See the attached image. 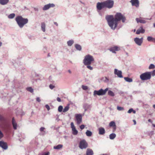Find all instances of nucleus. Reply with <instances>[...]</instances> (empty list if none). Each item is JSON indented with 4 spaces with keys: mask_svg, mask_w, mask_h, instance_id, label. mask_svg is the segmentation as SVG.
Returning <instances> with one entry per match:
<instances>
[{
    "mask_svg": "<svg viewBox=\"0 0 155 155\" xmlns=\"http://www.w3.org/2000/svg\"><path fill=\"white\" fill-rule=\"evenodd\" d=\"M133 121L134 122V125L136 124V121L135 120H133Z\"/></svg>",
    "mask_w": 155,
    "mask_h": 155,
    "instance_id": "58",
    "label": "nucleus"
},
{
    "mask_svg": "<svg viewBox=\"0 0 155 155\" xmlns=\"http://www.w3.org/2000/svg\"><path fill=\"white\" fill-rule=\"evenodd\" d=\"M116 137V134L114 133H112L109 135V138L111 140H113Z\"/></svg>",
    "mask_w": 155,
    "mask_h": 155,
    "instance_id": "27",
    "label": "nucleus"
},
{
    "mask_svg": "<svg viewBox=\"0 0 155 155\" xmlns=\"http://www.w3.org/2000/svg\"><path fill=\"white\" fill-rule=\"evenodd\" d=\"M87 65V67L88 69H89L90 70H92L93 69V68L90 65Z\"/></svg>",
    "mask_w": 155,
    "mask_h": 155,
    "instance_id": "38",
    "label": "nucleus"
},
{
    "mask_svg": "<svg viewBox=\"0 0 155 155\" xmlns=\"http://www.w3.org/2000/svg\"><path fill=\"white\" fill-rule=\"evenodd\" d=\"M151 73V76L152 75L153 76H155V70H153L152 72H150Z\"/></svg>",
    "mask_w": 155,
    "mask_h": 155,
    "instance_id": "39",
    "label": "nucleus"
},
{
    "mask_svg": "<svg viewBox=\"0 0 155 155\" xmlns=\"http://www.w3.org/2000/svg\"><path fill=\"white\" fill-rule=\"evenodd\" d=\"M108 90V88H107L104 90L101 88L98 91L95 90L94 92V95H97L98 96L104 95Z\"/></svg>",
    "mask_w": 155,
    "mask_h": 155,
    "instance_id": "5",
    "label": "nucleus"
},
{
    "mask_svg": "<svg viewBox=\"0 0 155 155\" xmlns=\"http://www.w3.org/2000/svg\"><path fill=\"white\" fill-rule=\"evenodd\" d=\"M3 136V135L1 132V131L0 130V139L2 138Z\"/></svg>",
    "mask_w": 155,
    "mask_h": 155,
    "instance_id": "46",
    "label": "nucleus"
},
{
    "mask_svg": "<svg viewBox=\"0 0 155 155\" xmlns=\"http://www.w3.org/2000/svg\"><path fill=\"white\" fill-rule=\"evenodd\" d=\"M99 134L100 135H103L105 132L104 128L103 127H100L98 128Z\"/></svg>",
    "mask_w": 155,
    "mask_h": 155,
    "instance_id": "17",
    "label": "nucleus"
},
{
    "mask_svg": "<svg viewBox=\"0 0 155 155\" xmlns=\"http://www.w3.org/2000/svg\"><path fill=\"white\" fill-rule=\"evenodd\" d=\"M153 107L155 109V104L153 105Z\"/></svg>",
    "mask_w": 155,
    "mask_h": 155,
    "instance_id": "64",
    "label": "nucleus"
},
{
    "mask_svg": "<svg viewBox=\"0 0 155 155\" xmlns=\"http://www.w3.org/2000/svg\"><path fill=\"white\" fill-rule=\"evenodd\" d=\"M145 31L144 30L143 28L142 27H140V28L138 29L137 31L136 34H139L140 33H144Z\"/></svg>",
    "mask_w": 155,
    "mask_h": 155,
    "instance_id": "21",
    "label": "nucleus"
},
{
    "mask_svg": "<svg viewBox=\"0 0 155 155\" xmlns=\"http://www.w3.org/2000/svg\"><path fill=\"white\" fill-rule=\"evenodd\" d=\"M15 15L14 13H12L10 14L8 16V18H13L15 16Z\"/></svg>",
    "mask_w": 155,
    "mask_h": 155,
    "instance_id": "32",
    "label": "nucleus"
},
{
    "mask_svg": "<svg viewBox=\"0 0 155 155\" xmlns=\"http://www.w3.org/2000/svg\"><path fill=\"white\" fill-rule=\"evenodd\" d=\"M0 147L5 150L7 149L8 147L7 143L2 141H0Z\"/></svg>",
    "mask_w": 155,
    "mask_h": 155,
    "instance_id": "15",
    "label": "nucleus"
},
{
    "mask_svg": "<svg viewBox=\"0 0 155 155\" xmlns=\"http://www.w3.org/2000/svg\"><path fill=\"white\" fill-rule=\"evenodd\" d=\"M94 152L93 150L90 148H87L86 152V155H93Z\"/></svg>",
    "mask_w": 155,
    "mask_h": 155,
    "instance_id": "18",
    "label": "nucleus"
},
{
    "mask_svg": "<svg viewBox=\"0 0 155 155\" xmlns=\"http://www.w3.org/2000/svg\"><path fill=\"white\" fill-rule=\"evenodd\" d=\"M79 147L81 149H86L88 147V143L84 139H83L80 142Z\"/></svg>",
    "mask_w": 155,
    "mask_h": 155,
    "instance_id": "6",
    "label": "nucleus"
},
{
    "mask_svg": "<svg viewBox=\"0 0 155 155\" xmlns=\"http://www.w3.org/2000/svg\"><path fill=\"white\" fill-rule=\"evenodd\" d=\"M132 111H133V109L132 108H130L129 110L127 111V113H131L132 112Z\"/></svg>",
    "mask_w": 155,
    "mask_h": 155,
    "instance_id": "43",
    "label": "nucleus"
},
{
    "mask_svg": "<svg viewBox=\"0 0 155 155\" xmlns=\"http://www.w3.org/2000/svg\"><path fill=\"white\" fill-rule=\"evenodd\" d=\"M83 108H84V112L83 113V114L82 115H84V113L85 112H86V111L87 110V108L85 106V105H84L83 106Z\"/></svg>",
    "mask_w": 155,
    "mask_h": 155,
    "instance_id": "41",
    "label": "nucleus"
},
{
    "mask_svg": "<svg viewBox=\"0 0 155 155\" xmlns=\"http://www.w3.org/2000/svg\"><path fill=\"white\" fill-rule=\"evenodd\" d=\"M67 43L68 46H71L74 43V41L72 40H71L68 41Z\"/></svg>",
    "mask_w": 155,
    "mask_h": 155,
    "instance_id": "30",
    "label": "nucleus"
},
{
    "mask_svg": "<svg viewBox=\"0 0 155 155\" xmlns=\"http://www.w3.org/2000/svg\"><path fill=\"white\" fill-rule=\"evenodd\" d=\"M120 50V47L117 46H115L111 47L109 49V51L114 53H116V51H119Z\"/></svg>",
    "mask_w": 155,
    "mask_h": 155,
    "instance_id": "9",
    "label": "nucleus"
},
{
    "mask_svg": "<svg viewBox=\"0 0 155 155\" xmlns=\"http://www.w3.org/2000/svg\"><path fill=\"white\" fill-rule=\"evenodd\" d=\"M148 121L149 122L152 123V121L150 119H148Z\"/></svg>",
    "mask_w": 155,
    "mask_h": 155,
    "instance_id": "57",
    "label": "nucleus"
},
{
    "mask_svg": "<svg viewBox=\"0 0 155 155\" xmlns=\"http://www.w3.org/2000/svg\"><path fill=\"white\" fill-rule=\"evenodd\" d=\"M143 39H134L135 43L138 45L140 46L143 42Z\"/></svg>",
    "mask_w": 155,
    "mask_h": 155,
    "instance_id": "20",
    "label": "nucleus"
},
{
    "mask_svg": "<svg viewBox=\"0 0 155 155\" xmlns=\"http://www.w3.org/2000/svg\"><path fill=\"white\" fill-rule=\"evenodd\" d=\"M139 93L140 91H134L132 93L133 94H137Z\"/></svg>",
    "mask_w": 155,
    "mask_h": 155,
    "instance_id": "45",
    "label": "nucleus"
},
{
    "mask_svg": "<svg viewBox=\"0 0 155 155\" xmlns=\"http://www.w3.org/2000/svg\"><path fill=\"white\" fill-rule=\"evenodd\" d=\"M5 120L4 117L0 115V121H4Z\"/></svg>",
    "mask_w": 155,
    "mask_h": 155,
    "instance_id": "44",
    "label": "nucleus"
},
{
    "mask_svg": "<svg viewBox=\"0 0 155 155\" xmlns=\"http://www.w3.org/2000/svg\"><path fill=\"white\" fill-rule=\"evenodd\" d=\"M45 129V128L43 127H41L40 129V131H43Z\"/></svg>",
    "mask_w": 155,
    "mask_h": 155,
    "instance_id": "54",
    "label": "nucleus"
},
{
    "mask_svg": "<svg viewBox=\"0 0 155 155\" xmlns=\"http://www.w3.org/2000/svg\"><path fill=\"white\" fill-rule=\"evenodd\" d=\"M109 126L113 127V132H114L117 129V126L115 122L114 121H111L109 124Z\"/></svg>",
    "mask_w": 155,
    "mask_h": 155,
    "instance_id": "13",
    "label": "nucleus"
},
{
    "mask_svg": "<svg viewBox=\"0 0 155 155\" xmlns=\"http://www.w3.org/2000/svg\"><path fill=\"white\" fill-rule=\"evenodd\" d=\"M54 149H58V145H57L56 146H54Z\"/></svg>",
    "mask_w": 155,
    "mask_h": 155,
    "instance_id": "56",
    "label": "nucleus"
},
{
    "mask_svg": "<svg viewBox=\"0 0 155 155\" xmlns=\"http://www.w3.org/2000/svg\"><path fill=\"white\" fill-rule=\"evenodd\" d=\"M76 120L77 121V124H80L82 122V116L81 114H76L75 115Z\"/></svg>",
    "mask_w": 155,
    "mask_h": 155,
    "instance_id": "8",
    "label": "nucleus"
},
{
    "mask_svg": "<svg viewBox=\"0 0 155 155\" xmlns=\"http://www.w3.org/2000/svg\"><path fill=\"white\" fill-rule=\"evenodd\" d=\"M105 79L104 80L105 82H107L109 81V80L107 77H105Z\"/></svg>",
    "mask_w": 155,
    "mask_h": 155,
    "instance_id": "52",
    "label": "nucleus"
},
{
    "mask_svg": "<svg viewBox=\"0 0 155 155\" xmlns=\"http://www.w3.org/2000/svg\"><path fill=\"white\" fill-rule=\"evenodd\" d=\"M152 126H153V127H155V124H152Z\"/></svg>",
    "mask_w": 155,
    "mask_h": 155,
    "instance_id": "63",
    "label": "nucleus"
},
{
    "mask_svg": "<svg viewBox=\"0 0 155 155\" xmlns=\"http://www.w3.org/2000/svg\"><path fill=\"white\" fill-rule=\"evenodd\" d=\"M49 152H48L43 153L41 155H49Z\"/></svg>",
    "mask_w": 155,
    "mask_h": 155,
    "instance_id": "47",
    "label": "nucleus"
},
{
    "mask_svg": "<svg viewBox=\"0 0 155 155\" xmlns=\"http://www.w3.org/2000/svg\"><path fill=\"white\" fill-rule=\"evenodd\" d=\"M12 123L13 126V128L15 130H16L17 129V124L14 117H13L12 118Z\"/></svg>",
    "mask_w": 155,
    "mask_h": 155,
    "instance_id": "19",
    "label": "nucleus"
},
{
    "mask_svg": "<svg viewBox=\"0 0 155 155\" xmlns=\"http://www.w3.org/2000/svg\"><path fill=\"white\" fill-rule=\"evenodd\" d=\"M130 2L131 3L132 6H135L136 7L139 6V2L138 0H131Z\"/></svg>",
    "mask_w": 155,
    "mask_h": 155,
    "instance_id": "16",
    "label": "nucleus"
},
{
    "mask_svg": "<svg viewBox=\"0 0 155 155\" xmlns=\"http://www.w3.org/2000/svg\"><path fill=\"white\" fill-rule=\"evenodd\" d=\"M75 47L76 49L77 50H78L79 51H80L81 50L82 48L81 46L78 44H76L75 45Z\"/></svg>",
    "mask_w": 155,
    "mask_h": 155,
    "instance_id": "26",
    "label": "nucleus"
},
{
    "mask_svg": "<svg viewBox=\"0 0 155 155\" xmlns=\"http://www.w3.org/2000/svg\"><path fill=\"white\" fill-rule=\"evenodd\" d=\"M108 94L112 97H114L115 95L114 93L111 90H109L108 92Z\"/></svg>",
    "mask_w": 155,
    "mask_h": 155,
    "instance_id": "31",
    "label": "nucleus"
},
{
    "mask_svg": "<svg viewBox=\"0 0 155 155\" xmlns=\"http://www.w3.org/2000/svg\"><path fill=\"white\" fill-rule=\"evenodd\" d=\"M68 72H69V73H70V74H71V70H68Z\"/></svg>",
    "mask_w": 155,
    "mask_h": 155,
    "instance_id": "61",
    "label": "nucleus"
},
{
    "mask_svg": "<svg viewBox=\"0 0 155 155\" xmlns=\"http://www.w3.org/2000/svg\"><path fill=\"white\" fill-rule=\"evenodd\" d=\"M82 88L84 90H86L88 89V87L87 86L83 85L82 86Z\"/></svg>",
    "mask_w": 155,
    "mask_h": 155,
    "instance_id": "37",
    "label": "nucleus"
},
{
    "mask_svg": "<svg viewBox=\"0 0 155 155\" xmlns=\"http://www.w3.org/2000/svg\"><path fill=\"white\" fill-rule=\"evenodd\" d=\"M27 90L28 91L32 93L33 92V90L31 87H28L27 88Z\"/></svg>",
    "mask_w": 155,
    "mask_h": 155,
    "instance_id": "35",
    "label": "nucleus"
},
{
    "mask_svg": "<svg viewBox=\"0 0 155 155\" xmlns=\"http://www.w3.org/2000/svg\"><path fill=\"white\" fill-rule=\"evenodd\" d=\"M147 39H153L151 36H148L147 37Z\"/></svg>",
    "mask_w": 155,
    "mask_h": 155,
    "instance_id": "59",
    "label": "nucleus"
},
{
    "mask_svg": "<svg viewBox=\"0 0 155 155\" xmlns=\"http://www.w3.org/2000/svg\"><path fill=\"white\" fill-rule=\"evenodd\" d=\"M49 87L50 88L52 89L54 87V86L52 84H50L49 85Z\"/></svg>",
    "mask_w": 155,
    "mask_h": 155,
    "instance_id": "51",
    "label": "nucleus"
},
{
    "mask_svg": "<svg viewBox=\"0 0 155 155\" xmlns=\"http://www.w3.org/2000/svg\"><path fill=\"white\" fill-rule=\"evenodd\" d=\"M132 112L134 113V114H135L136 113V111L135 110H134L133 109V111H132Z\"/></svg>",
    "mask_w": 155,
    "mask_h": 155,
    "instance_id": "60",
    "label": "nucleus"
},
{
    "mask_svg": "<svg viewBox=\"0 0 155 155\" xmlns=\"http://www.w3.org/2000/svg\"><path fill=\"white\" fill-rule=\"evenodd\" d=\"M118 93L120 95H122L124 94V92L121 91H120L118 92Z\"/></svg>",
    "mask_w": 155,
    "mask_h": 155,
    "instance_id": "50",
    "label": "nucleus"
},
{
    "mask_svg": "<svg viewBox=\"0 0 155 155\" xmlns=\"http://www.w3.org/2000/svg\"><path fill=\"white\" fill-rule=\"evenodd\" d=\"M61 99L59 97V102H61Z\"/></svg>",
    "mask_w": 155,
    "mask_h": 155,
    "instance_id": "62",
    "label": "nucleus"
},
{
    "mask_svg": "<svg viewBox=\"0 0 155 155\" xmlns=\"http://www.w3.org/2000/svg\"><path fill=\"white\" fill-rule=\"evenodd\" d=\"M117 109L119 111H122L124 110V108L123 107L118 106L117 107Z\"/></svg>",
    "mask_w": 155,
    "mask_h": 155,
    "instance_id": "33",
    "label": "nucleus"
},
{
    "mask_svg": "<svg viewBox=\"0 0 155 155\" xmlns=\"http://www.w3.org/2000/svg\"><path fill=\"white\" fill-rule=\"evenodd\" d=\"M84 127L85 125L84 124L81 125L80 126V128L81 130L83 129L84 128Z\"/></svg>",
    "mask_w": 155,
    "mask_h": 155,
    "instance_id": "42",
    "label": "nucleus"
},
{
    "mask_svg": "<svg viewBox=\"0 0 155 155\" xmlns=\"http://www.w3.org/2000/svg\"><path fill=\"white\" fill-rule=\"evenodd\" d=\"M16 21L18 25L20 28H22L24 25L27 23L28 20L27 18H23L21 16H18L15 18Z\"/></svg>",
    "mask_w": 155,
    "mask_h": 155,
    "instance_id": "2",
    "label": "nucleus"
},
{
    "mask_svg": "<svg viewBox=\"0 0 155 155\" xmlns=\"http://www.w3.org/2000/svg\"><path fill=\"white\" fill-rule=\"evenodd\" d=\"M36 101L38 102H40L41 101V100L40 99V98L39 97H37L36 98Z\"/></svg>",
    "mask_w": 155,
    "mask_h": 155,
    "instance_id": "53",
    "label": "nucleus"
},
{
    "mask_svg": "<svg viewBox=\"0 0 155 155\" xmlns=\"http://www.w3.org/2000/svg\"><path fill=\"white\" fill-rule=\"evenodd\" d=\"M55 6V5L53 4H49L45 5L43 8V10H46L51 7Z\"/></svg>",
    "mask_w": 155,
    "mask_h": 155,
    "instance_id": "14",
    "label": "nucleus"
},
{
    "mask_svg": "<svg viewBox=\"0 0 155 155\" xmlns=\"http://www.w3.org/2000/svg\"><path fill=\"white\" fill-rule=\"evenodd\" d=\"M149 41L153 42L155 43V39H147Z\"/></svg>",
    "mask_w": 155,
    "mask_h": 155,
    "instance_id": "48",
    "label": "nucleus"
},
{
    "mask_svg": "<svg viewBox=\"0 0 155 155\" xmlns=\"http://www.w3.org/2000/svg\"><path fill=\"white\" fill-rule=\"evenodd\" d=\"M41 30L45 32V24L44 22H42L41 23Z\"/></svg>",
    "mask_w": 155,
    "mask_h": 155,
    "instance_id": "24",
    "label": "nucleus"
},
{
    "mask_svg": "<svg viewBox=\"0 0 155 155\" xmlns=\"http://www.w3.org/2000/svg\"><path fill=\"white\" fill-rule=\"evenodd\" d=\"M86 134L87 137H91L92 134V132L88 130H87L86 132Z\"/></svg>",
    "mask_w": 155,
    "mask_h": 155,
    "instance_id": "29",
    "label": "nucleus"
},
{
    "mask_svg": "<svg viewBox=\"0 0 155 155\" xmlns=\"http://www.w3.org/2000/svg\"><path fill=\"white\" fill-rule=\"evenodd\" d=\"M153 134H154V131H150L149 132V133L148 134V135L150 136H151Z\"/></svg>",
    "mask_w": 155,
    "mask_h": 155,
    "instance_id": "40",
    "label": "nucleus"
},
{
    "mask_svg": "<svg viewBox=\"0 0 155 155\" xmlns=\"http://www.w3.org/2000/svg\"><path fill=\"white\" fill-rule=\"evenodd\" d=\"M69 108V104H68L67 106L65 107L63 109V112H65L67 111Z\"/></svg>",
    "mask_w": 155,
    "mask_h": 155,
    "instance_id": "28",
    "label": "nucleus"
},
{
    "mask_svg": "<svg viewBox=\"0 0 155 155\" xmlns=\"http://www.w3.org/2000/svg\"><path fill=\"white\" fill-rule=\"evenodd\" d=\"M9 0H0V4L2 5L7 4Z\"/></svg>",
    "mask_w": 155,
    "mask_h": 155,
    "instance_id": "23",
    "label": "nucleus"
},
{
    "mask_svg": "<svg viewBox=\"0 0 155 155\" xmlns=\"http://www.w3.org/2000/svg\"><path fill=\"white\" fill-rule=\"evenodd\" d=\"M45 106L46 108L48 110H50V107L48 104L46 105Z\"/></svg>",
    "mask_w": 155,
    "mask_h": 155,
    "instance_id": "49",
    "label": "nucleus"
},
{
    "mask_svg": "<svg viewBox=\"0 0 155 155\" xmlns=\"http://www.w3.org/2000/svg\"><path fill=\"white\" fill-rule=\"evenodd\" d=\"M124 79L127 82H131L133 81V79L131 78H129L128 77H125L124 78Z\"/></svg>",
    "mask_w": 155,
    "mask_h": 155,
    "instance_id": "25",
    "label": "nucleus"
},
{
    "mask_svg": "<svg viewBox=\"0 0 155 155\" xmlns=\"http://www.w3.org/2000/svg\"><path fill=\"white\" fill-rule=\"evenodd\" d=\"M104 2H98L97 4V8L98 10H101L102 8L105 7Z\"/></svg>",
    "mask_w": 155,
    "mask_h": 155,
    "instance_id": "10",
    "label": "nucleus"
},
{
    "mask_svg": "<svg viewBox=\"0 0 155 155\" xmlns=\"http://www.w3.org/2000/svg\"><path fill=\"white\" fill-rule=\"evenodd\" d=\"M114 74L115 75H117V77L119 78H123V76L122 75V72L121 71L117 69H114Z\"/></svg>",
    "mask_w": 155,
    "mask_h": 155,
    "instance_id": "11",
    "label": "nucleus"
},
{
    "mask_svg": "<svg viewBox=\"0 0 155 155\" xmlns=\"http://www.w3.org/2000/svg\"><path fill=\"white\" fill-rule=\"evenodd\" d=\"M94 59L93 56L90 54L85 56L83 60V63L85 65H90L94 61Z\"/></svg>",
    "mask_w": 155,
    "mask_h": 155,
    "instance_id": "3",
    "label": "nucleus"
},
{
    "mask_svg": "<svg viewBox=\"0 0 155 155\" xmlns=\"http://www.w3.org/2000/svg\"><path fill=\"white\" fill-rule=\"evenodd\" d=\"M151 78V73L150 72H146L140 75V78L142 81L150 79Z\"/></svg>",
    "mask_w": 155,
    "mask_h": 155,
    "instance_id": "4",
    "label": "nucleus"
},
{
    "mask_svg": "<svg viewBox=\"0 0 155 155\" xmlns=\"http://www.w3.org/2000/svg\"><path fill=\"white\" fill-rule=\"evenodd\" d=\"M71 127L72 128V134L74 135H76L78 134V131L76 129L74 125V123L71 122Z\"/></svg>",
    "mask_w": 155,
    "mask_h": 155,
    "instance_id": "12",
    "label": "nucleus"
},
{
    "mask_svg": "<svg viewBox=\"0 0 155 155\" xmlns=\"http://www.w3.org/2000/svg\"><path fill=\"white\" fill-rule=\"evenodd\" d=\"M105 7L108 8H112L114 5V1L111 0H108L104 2Z\"/></svg>",
    "mask_w": 155,
    "mask_h": 155,
    "instance_id": "7",
    "label": "nucleus"
},
{
    "mask_svg": "<svg viewBox=\"0 0 155 155\" xmlns=\"http://www.w3.org/2000/svg\"><path fill=\"white\" fill-rule=\"evenodd\" d=\"M63 108L62 106L60 105L59 106V112H63Z\"/></svg>",
    "mask_w": 155,
    "mask_h": 155,
    "instance_id": "36",
    "label": "nucleus"
},
{
    "mask_svg": "<svg viewBox=\"0 0 155 155\" xmlns=\"http://www.w3.org/2000/svg\"><path fill=\"white\" fill-rule=\"evenodd\" d=\"M155 68V66L154 64H151L150 65L149 67V69H154Z\"/></svg>",
    "mask_w": 155,
    "mask_h": 155,
    "instance_id": "34",
    "label": "nucleus"
},
{
    "mask_svg": "<svg viewBox=\"0 0 155 155\" xmlns=\"http://www.w3.org/2000/svg\"><path fill=\"white\" fill-rule=\"evenodd\" d=\"M63 147V146L61 144H59V149Z\"/></svg>",
    "mask_w": 155,
    "mask_h": 155,
    "instance_id": "55",
    "label": "nucleus"
},
{
    "mask_svg": "<svg viewBox=\"0 0 155 155\" xmlns=\"http://www.w3.org/2000/svg\"><path fill=\"white\" fill-rule=\"evenodd\" d=\"M136 20L137 23L140 22L141 23L145 24L146 22V21L145 20L139 18H136Z\"/></svg>",
    "mask_w": 155,
    "mask_h": 155,
    "instance_id": "22",
    "label": "nucleus"
},
{
    "mask_svg": "<svg viewBox=\"0 0 155 155\" xmlns=\"http://www.w3.org/2000/svg\"><path fill=\"white\" fill-rule=\"evenodd\" d=\"M105 18L109 26L113 30H114L117 27L119 21L121 20L124 23L126 20L125 17L119 12L117 13L114 17L113 15H107Z\"/></svg>",
    "mask_w": 155,
    "mask_h": 155,
    "instance_id": "1",
    "label": "nucleus"
}]
</instances>
